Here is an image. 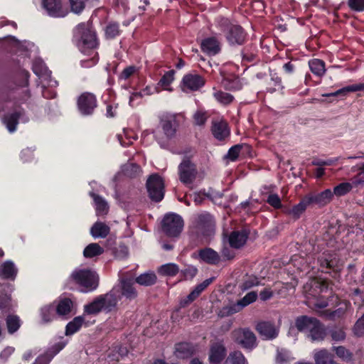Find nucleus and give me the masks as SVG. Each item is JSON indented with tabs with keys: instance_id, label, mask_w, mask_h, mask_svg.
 Listing matches in <instances>:
<instances>
[{
	"instance_id": "obj_60",
	"label": "nucleus",
	"mask_w": 364,
	"mask_h": 364,
	"mask_svg": "<svg viewBox=\"0 0 364 364\" xmlns=\"http://www.w3.org/2000/svg\"><path fill=\"white\" fill-rule=\"evenodd\" d=\"M198 269L196 267L189 265L184 269L181 270V273L184 276L186 279H193L197 274Z\"/></svg>"
},
{
	"instance_id": "obj_36",
	"label": "nucleus",
	"mask_w": 364,
	"mask_h": 364,
	"mask_svg": "<svg viewBox=\"0 0 364 364\" xmlns=\"http://www.w3.org/2000/svg\"><path fill=\"white\" fill-rule=\"evenodd\" d=\"M214 278H209L198 284L195 289L188 295L187 299L189 302L194 301L200 294L208 287L213 282Z\"/></svg>"
},
{
	"instance_id": "obj_5",
	"label": "nucleus",
	"mask_w": 364,
	"mask_h": 364,
	"mask_svg": "<svg viewBox=\"0 0 364 364\" xmlns=\"http://www.w3.org/2000/svg\"><path fill=\"white\" fill-rule=\"evenodd\" d=\"M232 339L243 348L252 350L257 346V337L248 328H240L232 332Z\"/></svg>"
},
{
	"instance_id": "obj_24",
	"label": "nucleus",
	"mask_w": 364,
	"mask_h": 364,
	"mask_svg": "<svg viewBox=\"0 0 364 364\" xmlns=\"http://www.w3.org/2000/svg\"><path fill=\"white\" fill-rule=\"evenodd\" d=\"M65 346V343L59 342L50 348L44 355L37 358L33 364H48L51 359L58 353Z\"/></svg>"
},
{
	"instance_id": "obj_25",
	"label": "nucleus",
	"mask_w": 364,
	"mask_h": 364,
	"mask_svg": "<svg viewBox=\"0 0 364 364\" xmlns=\"http://www.w3.org/2000/svg\"><path fill=\"white\" fill-rule=\"evenodd\" d=\"M212 133L218 140L225 139L230 134L228 124L224 121H214L212 125Z\"/></svg>"
},
{
	"instance_id": "obj_12",
	"label": "nucleus",
	"mask_w": 364,
	"mask_h": 364,
	"mask_svg": "<svg viewBox=\"0 0 364 364\" xmlns=\"http://www.w3.org/2000/svg\"><path fill=\"white\" fill-rule=\"evenodd\" d=\"M193 257L210 265H217L221 261L219 253L210 247L200 249L197 255L194 253Z\"/></svg>"
},
{
	"instance_id": "obj_64",
	"label": "nucleus",
	"mask_w": 364,
	"mask_h": 364,
	"mask_svg": "<svg viewBox=\"0 0 364 364\" xmlns=\"http://www.w3.org/2000/svg\"><path fill=\"white\" fill-rule=\"evenodd\" d=\"M350 183L353 185V188L364 187V176L362 175V173L357 174L352 178Z\"/></svg>"
},
{
	"instance_id": "obj_58",
	"label": "nucleus",
	"mask_w": 364,
	"mask_h": 364,
	"mask_svg": "<svg viewBox=\"0 0 364 364\" xmlns=\"http://www.w3.org/2000/svg\"><path fill=\"white\" fill-rule=\"evenodd\" d=\"M194 122L197 125H203L207 119L208 114L202 110H198L193 115Z\"/></svg>"
},
{
	"instance_id": "obj_21",
	"label": "nucleus",
	"mask_w": 364,
	"mask_h": 364,
	"mask_svg": "<svg viewBox=\"0 0 364 364\" xmlns=\"http://www.w3.org/2000/svg\"><path fill=\"white\" fill-rule=\"evenodd\" d=\"M306 197L309 200L310 205L316 204L321 207L326 205L331 200L333 193L330 189H326L318 194H309Z\"/></svg>"
},
{
	"instance_id": "obj_47",
	"label": "nucleus",
	"mask_w": 364,
	"mask_h": 364,
	"mask_svg": "<svg viewBox=\"0 0 364 364\" xmlns=\"http://www.w3.org/2000/svg\"><path fill=\"white\" fill-rule=\"evenodd\" d=\"M193 351L188 343H180L177 345L176 355L178 358H185L192 355Z\"/></svg>"
},
{
	"instance_id": "obj_33",
	"label": "nucleus",
	"mask_w": 364,
	"mask_h": 364,
	"mask_svg": "<svg viewBox=\"0 0 364 364\" xmlns=\"http://www.w3.org/2000/svg\"><path fill=\"white\" fill-rule=\"evenodd\" d=\"M72 307L73 301L70 299L64 298L55 306V309L59 316H66L70 313Z\"/></svg>"
},
{
	"instance_id": "obj_15",
	"label": "nucleus",
	"mask_w": 364,
	"mask_h": 364,
	"mask_svg": "<svg viewBox=\"0 0 364 364\" xmlns=\"http://www.w3.org/2000/svg\"><path fill=\"white\" fill-rule=\"evenodd\" d=\"M198 230L203 235L210 236L215 230V222L213 217L208 213L201 214L197 220Z\"/></svg>"
},
{
	"instance_id": "obj_53",
	"label": "nucleus",
	"mask_w": 364,
	"mask_h": 364,
	"mask_svg": "<svg viewBox=\"0 0 364 364\" xmlns=\"http://www.w3.org/2000/svg\"><path fill=\"white\" fill-rule=\"evenodd\" d=\"M119 24L117 23H110L105 28V35L108 38H114L119 36Z\"/></svg>"
},
{
	"instance_id": "obj_34",
	"label": "nucleus",
	"mask_w": 364,
	"mask_h": 364,
	"mask_svg": "<svg viewBox=\"0 0 364 364\" xmlns=\"http://www.w3.org/2000/svg\"><path fill=\"white\" fill-rule=\"evenodd\" d=\"M84 318L81 316L74 318L67 324L65 328V335L70 336L77 332L84 323Z\"/></svg>"
},
{
	"instance_id": "obj_22",
	"label": "nucleus",
	"mask_w": 364,
	"mask_h": 364,
	"mask_svg": "<svg viewBox=\"0 0 364 364\" xmlns=\"http://www.w3.org/2000/svg\"><path fill=\"white\" fill-rule=\"evenodd\" d=\"M120 289L121 297L124 296L127 299L132 300L137 296V292L133 287V282L128 279H122L120 284L115 286Z\"/></svg>"
},
{
	"instance_id": "obj_26",
	"label": "nucleus",
	"mask_w": 364,
	"mask_h": 364,
	"mask_svg": "<svg viewBox=\"0 0 364 364\" xmlns=\"http://www.w3.org/2000/svg\"><path fill=\"white\" fill-rule=\"evenodd\" d=\"M316 318L313 317L301 316L296 319L295 326L299 331L308 334L315 323H316Z\"/></svg>"
},
{
	"instance_id": "obj_57",
	"label": "nucleus",
	"mask_w": 364,
	"mask_h": 364,
	"mask_svg": "<svg viewBox=\"0 0 364 364\" xmlns=\"http://www.w3.org/2000/svg\"><path fill=\"white\" fill-rule=\"evenodd\" d=\"M333 350L343 360H350L352 359V353L343 346L334 347Z\"/></svg>"
},
{
	"instance_id": "obj_23",
	"label": "nucleus",
	"mask_w": 364,
	"mask_h": 364,
	"mask_svg": "<svg viewBox=\"0 0 364 364\" xmlns=\"http://www.w3.org/2000/svg\"><path fill=\"white\" fill-rule=\"evenodd\" d=\"M18 269L15 264L7 260L0 265V278L14 281L17 275Z\"/></svg>"
},
{
	"instance_id": "obj_19",
	"label": "nucleus",
	"mask_w": 364,
	"mask_h": 364,
	"mask_svg": "<svg viewBox=\"0 0 364 364\" xmlns=\"http://www.w3.org/2000/svg\"><path fill=\"white\" fill-rule=\"evenodd\" d=\"M18 120L25 123L28 121V118L24 115L23 112L19 111L6 115L3 119V123L9 132H14Z\"/></svg>"
},
{
	"instance_id": "obj_49",
	"label": "nucleus",
	"mask_w": 364,
	"mask_h": 364,
	"mask_svg": "<svg viewBox=\"0 0 364 364\" xmlns=\"http://www.w3.org/2000/svg\"><path fill=\"white\" fill-rule=\"evenodd\" d=\"M352 189L353 185L350 183H341L334 187L333 193L337 196H342L349 193Z\"/></svg>"
},
{
	"instance_id": "obj_56",
	"label": "nucleus",
	"mask_w": 364,
	"mask_h": 364,
	"mask_svg": "<svg viewBox=\"0 0 364 364\" xmlns=\"http://www.w3.org/2000/svg\"><path fill=\"white\" fill-rule=\"evenodd\" d=\"M124 173L129 177H136L141 173V168L135 164H127L124 167Z\"/></svg>"
},
{
	"instance_id": "obj_29",
	"label": "nucleus",
	"mask_w": 364,
	"mask_h": 364,
	"mask_svg": "<svg viewBox=\"0 0 364 364\" xmlns=\"http://www.w3.org/2000/svg\"><path fill=\"white\" fill-rule=\"evenodd\" d=\"M316 364H338L333 360V355L326 349L316 350L314 353Z\"/></svg>"
},
{
	"instance_id": "obj_41",
	"label": "nucleus",
	"mask_w": 364,
	"mask_h": 364,
	"mask_svg": "<svg viewBox=\"0 0 364 364\" xmlns=\"http://www.w3.org/2000/svg\"><path fill=\"white\" fill-rule=\"evenodd\" d=\"M339 305L340 307L335 311L326 310L323 312L324 316L329 319H336L344 315L348 308V304L346 301H342L339 303Z\"/></svg>"
},
{
	"instance_id": "obj_63",
	"label": "nucleus",
	"mask_w": 364,
	"mask_h": 364,
	"mask_svg": "<svg viewBox=\"0 0 364 364\" xmlns=\"http://www.w3.org/2000/svg\"><path fill=\"white\" fill-rule=\"evenodd\" d=\"M353 331L358 336H361L364 334V315L358 320L354 326Z\"/></svg>"
},
{
	"instance_id": "obj_54",
	"label": "nucleus",
	"mask_w": 364,
	"mask_h": 364,
	"mask_svg": "<svg viewBox=\"0 0 364 364\" xmlns=\"http://www.w3.org/2000/svg\"><path fill=\"white\" fill-rule=\"evenodd\" d=\"M213 96L217 101L224 105L230 103L233 100V97L231 95L222 91H215L213 93Z\"/></svg>"
},
{
	"instance_id": "obj_51",
	"label": "nucleus",
	"mask_w": 364,
	"mask_h": 364,
	"mask_svg": "<svg viewBox=\"0 0 364 364\" xmlns=\"http://www.w3.org/2000/svg\"><path fill=\"white\" fill-rule=\"evenodd\" d=\"M258 284L259 280L256 277L249 276L244 279L240 285V288L242 291H245L253 287L257 286Z\"/></svg>"
},
{
	"instance_id": "obj_11",
	"label": "nucleus",
	"mask_w": 364,
	"mask_h": 364,
	"mask_svg": "<svg viewBox=\"0 0 364 364\" xmlns=\"http://www.w3.org/2000/svg\"><path fill=\"white\" fill-rule=\"evenodd\" d=\"M205 85L203 77L198 74L189 73L183 77L181 89L183 92L198 90Z\"/></svg>"
},
{
	"instance_id": "obj_13",
	"label": "nucleus",
	"mask_w": 364,
	"mask_h": 364,
	"mask_svg": "<svg viewBox=\"0 0 364 364\" xmlns=\"http://www.w3.org/2000/svg\"><path fill=\"white\" fill-rule=\"evenodd\" d=\"M43 8L52 17L61 18L65 16L68 11L64 8L61 0H42Z\"/></svg>"
},
{
	"instance_id": "obj_17",
	"label": "nucleus",
	"mask_w": 364,
	"mask_h": 364,
	"mask_svg": "<svg viewBox=\"0 0 364 364\" xmlns=\"http://www.w3.org/2000/svg\"><path fill=\"white\" fill-rule=\"evenodd\" d=\"M203 52L209 55H215L221 50V43L215 36L205 38L200 43Z\"/></svg>"
},
{
	"instance_id": "obj_6",
	"label": "nucleus",
	"mask_w": 364,
	"mask_h": 364,
	"mask_svg": "<svg viewBox=\"0 0 364 364\" xmlns=\"http://www.w3.org/2000/svg\"><path fill=\"white\" fill-rule=\"evenodd\" d=\"M183 228L182 218L174 213L167 214L162 221V230L169 237H177Z\"/></svg>"
},
{
	"instance_id": "obj_1",
	"label": "nucleus",
	"mask_w": 364,
	"mask_h": 364,
	"mask_svg": "<svg viewBox=\"0 0 364 364\" xmlns=\"http://www.w3.org/2000/svg\"><path fill=\"white\" fill-rule=\"evenodd\" d=\"M74 38L80 50L90 56V60H82L83 67H91L97 62V53L95 51L98 46L96 33L90 23H79L74 30Z\"/></svg>"
},
{
	"instance_id": "obj_16",
	"label": "nucleus",
	"mask_w": 364,
	"mask_h": 364,
	"mask_svg": "<svg viewBox=\"0 0 364 364\" xmlns=\"http://www.w3.org/2000/svg\"><path fill=\"white\" fill-rule=\"evenodd\" d=\"M227 354L226 348L222 342L213 343L210 347L208 360L210 364H220Z\"/></svg>"
},
{
	"instance_id": "obj_32",
	"label": "nucleus",
	"mask_w": 364,
	"mask_h": 364,
	"mask_svg": "<svg viewBox=\"0 0 364 364\" xmlns=\"http://www.w3.org/2000/svg\"><path fill=\"white\" fill-rule=\"evenodd\" d=\"M90 195L93 198L95 201L97 215H100L107 214L109 209L107 201L92 192H91Z\"/></svg>"
},
{
	"instance_id": "obj_7",
	"label": "nucleus",
	"mask_w": 364,
	"mask_h": 364,
	"mask_svg": "<svg viewBox=\"0 0 364 364\" xmlns=\"http://www.w3.org/2000/svg\"><path fill=\"white\" fill-rule=\"evenodd\" d=\"M146 188L150 198L156 202L161 201L164 196V183L156 173L151 175L146 181Z\"/></svg>"
},
{
	"instance_id": "obj_39",
	"label": "nucleus",
	"mask_w": 364,
	"mask_h": 364,
	"mask_svg": "<svg viewBox=\"0 0 364 364\" xmlns=\"http://www.w3.org/2000/svg\"><path fill=\"white\" fill-rule=\"evenodd\" d=\"M102 311H104V309L99 296L84 306V311L87 314H97Z\"/></svg>"
},
{
	"instance_id": "obj_43",
	"label": "nucleus",
	"mask_w": 364,
	"mask_h": 364,
	"mask_svg": "<svg viewBox=\"0 0 364 364\" xmlns=\"http://www.w3.org/2000/svg\"><path fill=\"white\" fill-rule=\"evenodd\" d=\"M179 272V267L174 263H168L161 265L159 269V272L161 275L173 277Z\"/></svg>"
},
{
	"instance_id": "obj_40",
	"label": "nucleus",
	"mask_w": 364,
	"mask_h": 364,
	"mask_svg": "<svg viewBox=\"0 0 364 364\" xmlns=\"http://www.w3.org/2000/svg\"><path fill=\"white\" fill-rule=\"evenodd\" d=\"M311 71L317 76H322L325 73V63L319 59H313L309 62Z\"/></svg>"
},
{
	"instance_id": "obj_48",
	"label": "nucleus",
	"mask_w": 364,
	"mask_h": 364,
	"mask_svg": "<svg viewBox=\"0 0 364 364\" xmlns=\"http://www.w3.org/2000/svg\"><path fill=\"white\" fill-rule=\"evenodd\" d=\"M33 72L40 77L49 76L48 70L41 60H36L33 64Z\"/></svg>"
},
{
	"instance_id": "obj_3",
	"label": "nucleus",
	"mask_w": 364,
	"mask_h": 364,
	"mask_svg": "<svg viewBox=\"0 0 364 364\" xmlns=\"http://www.w3.org/2000/svg\"><path fill=\"white\" fill-rule=\"evenodd\" d=\"M70 279L88 291L95 289L98 285V277L95 272L88 269H75L70 276Z\"/></svg>"
},
{
	"instance_id": "obj_4",
	"label": "nucleus",
	"mask_w": 364,
	"mask_h": 364,
	"mask_svg": "<svg viewBox=\"0 0 364 364\" xmlns=\"http://www.w3.org/2000/svg\"><path fill=\"white\" fill-rule=\"evenodd\" d=\"M219 25L230 44L242 45L245 42L246 33L240 26L231 23L227 18H221Z\"/></svg>"
},
{
	"instance_id": "obj_45",
	"label": "nucleus",
	"mask_w": 364,
	"mask_h": 364,
	"mask_svg": "<svg viewBox=\"0 0 364 364\" xmlns=\"http://www.w3.org/2000/svg\"><path fill=\"white\" fill-rule=\"evenodd\" d=\"M174 70H169L166 72L161 78L159 85L164 87V90L172 91V89L168 87L171 82L174 80Z\"/></svg>"
},
{
	"instance_id": "obj_59",
	"label": "nucleus",
	"mask_w": 364,
	"mask_h": 364,
	"mask_svg": "<svg viewBox=\"0 0 364 364\" xmlns=\"http://www.w3.org/2000/svg\"><path fill=\"white\" fill-rule=\"evenodd\" d=\"M267 202L274 208H280L282 207V201L279 196L276 193L269 195Z\"/></svg>"
},
{
	"instance_id": "obj_61",
	"label": "nucleus",
	"mask_w": 364,
	"mask_h": 364,
	"mask_svg": "<svg viewBox=\"0 0 364 364\" xmlns=\"http://www.w3.org/2000/svg\"><path fill=\"white\" fill-rule=\"evenodd\" d=\"M331 336L333 341H341L345 339L346 333L341 328H336L330 332Z\"/></svg>"
},
{
	"instance_id": "obj_44",
	"label": "nucleus",
	"mask_w": 364,
	"mask_h": 364,
	"mask_svg": "<svg viewBox=\"0 0 364 364\" xmlns=\"http://www.w3.org/2000/svg\"><path fill=\"white\" fill-rule=\"evenodd\" d=\"M55 306L49 304L44 306L41 309V315L43 323H48L55 317Z\"/></svg>"
},
{
	"instance_id": "obj_8",
	"label": "nucleus",
	"mask_w": 364,
	"mask_h": 364,
	"mask_svg": "<svg viewBox=\"0 0 364 364\" xmlns=\"http://www.w3.org/2000/svg\"><path fill=\"white\" fill-rule=\"evenodd\" d=\"M198 174L196 164L188 158H184L178 165L179 179L186 186L192 184Z\"/></svg>"
},
{
	"instance_id": "obj_37",
	"label": "nucleus",
	"mask_w": 364,
	"mask_h": 364,
	"mask_svg": "<svg viewBox=\"0 0 364 364\" xmlns=\"http://www.w3.org/2000/svg\"><path fill=\"white\" fill-rule=\"evenodd\" d=\"M156 275L152 272L141 274L136 278V282L143 286H151L156 283Z\"/></svg>"
},
{
	"instance_id": "obj_50",
	"label": "nucleus",
	"mask_w": 364,
	"mask_h": 364,
	"mask_svg": "<svg viewBox=\"0 0 364 364\" xmlns=\"http://www.w3.org/2000/svg\"><path fill=\"white\" fill-rule=\"evenodd\" d=\"M294 358L290 351L286 349H280L277 350V356H276V362L279 364H284L287 363Z\"/></svg>"
},
{
	"instance_id": "obj_18",
	"label": "nucleus",
	"mask_w": 364,
	"mask_h": 364,
	"mask_svg": "<svg viewBox=\"0 0 364 364\" xmlns=\"http://www.w3.org/2000/svg\"><path fill=\"white\" fill-rule=\"evenodd\" d=\"M248 237L246 230L232 231L228 237L227 241L232 248L240 249L245 245Z\"/></svg>"
},
{
	"instance_id": "obj_20",
	"label": "nucleus",
	"mask_w": 364,
	"mask_h": 364,
	"mask_svg": "<svg viewBox=\"0 0 364 364\" xmlns=\"http://www.w3.org/2000/svg\"><path fill=\"white\" fill-rule=\"evenodd\" d=\"M338 297L336 296H332L328 301L324 300L322 298H316V299H309L308 305L312 308L314 310L316 311L321 316H324V311H322L323 309L326 308L329 305H333L334 302H338Z\"/></svg>"
},
{
	"instance_id": "obj_38",
	"label": "nucleus",
	"mask_w": 364,
	"mask_h": 364,
	"mask_svg": "<svg viewBox=\"0 0 364 364\" xmlns=\"http://www.w3.org/2000/svg\"><path fill=\"white\" fill-rule=\"evenodd\" d=\"M104 252V249L97 243H91L88 245L83 251V255L86 258H92L99 256Z\"/></svg>"
},
{
	"instance_id": "obj_42",
	"label": "nucleus",
	"mask_w": 364,
	"mask_h": 364,
	"mask_svg": "<svg viewBox=\"0 0 364 364\" xmlns=\"http://www.w3.org/2000/svg\"><path fill=\"white\" fill-rule=\"evenodd\" d=\"M225 364H247L244 355L240 351L231 352L225 360Z\"/></svg>"
},
{
	"instance_id": "obj_27",
	"label": "nucleus",
	"mask_w": 364,
	"mask_h": 364,
	"mask_svg": "<svg viewBox=\"0 0 364 364\" xmlns=\"http://www.w3.org/2000/svg\"><path fill=\"white\" fill-rule=\"evenodd\" d=\"M309 205H311L309 200L306 196L298 204L294 205L291 208L287 209L285 213L294 219L296 220L301 217Z\"/></svg>"
},
{
	"instance_id": "obj_52",
	"label": "nucleus",
	"mask_w": 364,
	"mask_h": 364,
	"mask_svg": "<svg viewBox=\"0 0 364 364\" xmlns=\"http://www.w3.org/2000/svg\"><path fill=\"white\" fill-rule=\"evenodd\" d=\"M8 331L10 333L16 332L20 327V320L16 316H9L6 319Z\"/></svg>"
},
{
	"instance_id": "obj_9",
	"label": "nucleus",
	"mask_w": 364,
	"mask_h": 364,
	"mask_svg": "<svg viewBox=\"0 0 364 364\" xmlns=\"http://www.w3.org/2000/svg\"><path fill=\"white\" fill-rule=\"evenodd\" d=\"M104 311L110 312L115 309L117 303L121 299L120 289L113 287L108 293L99 296Z\"/></svg>"
},
{
	"instance_id": "obj_31",
	"label": "nucleus",
	"mask_w": 364,
	"mask_h": 364,
	"mask_svg": "<svg viewBox=\"0 0 364 364\" xmlns=\"http://www.w3.org/2000/svg\"><path fill=\"white\" fill-rule=\"evenodd\" d=\"M307 336L312 341H321L326 336V331L323 326L316 320V323L311 328L310 332L307 334Z\"/></svg>"
},
{
	"instance_id": "obj_35",
	"label": "nucleus",
	"mask_w": 364,
	"mask_h": 364,
	"mask_svg": "<svg viewBox=\"0 0 364 364\" xmlns=\"http://www.w3.org/2000/svg\"><path fill=\"white\" fill-rule=\"evenodd\" d=\"M242 311L237 302L230 303L223 306L218 311V315L220 317H227L240 312Z\"/></svg>"
},
{
	"instance_id": "obj_28",
	"label": "nucleus",
	"mask_w": 364,
	"mask_h": 364,
	"mask_svg": "<svg viewBox=\"0 0 364 364\" xmlns=\"http://www.w3.org/2000/svg\"><path fill=\"white\" fill-rule=\"evenodd\" d=\"M364 91V82L344 87L336 92L322 95L323 97H345L350 92Z\"/></svg>"
},
{
	"instance_id": "obj_14",
	"label": "nucleus",
	"mask_w": 364,
	"mask_h": 364,
	"mask_svg": "<svg viewBox=\"0 0 364 364\" xmlns=\"http://www.w3.org/2000/svg\"><path fill=\"white\" fill-rule=\"evenodd\" d=\"M255 329L264 340H273L279 334V328L269 321L258 322Z\"/></svg>"
},
{
	"instance_id": "obj_55",
	"label": "nucleus",
	"mask_w": 364,
	"mask_h": 364,
	"mask_svg": "<svg viewBox=\"0 0 364 364\" xmlns=\"http://www.w3.org/2000/svg\"><path fill=\"white\" fill-rule=\"evenodd\" d=\"M244 146H245L244 144H236V145L232 146L229 149V151L226 155V157L232 161H235L238 158V156Z\"/></svg>"
},
{
	"instance_id": "obj_62",
	"label": "nucleus",
	"mask_w": 364,
	"mask_h": 364,
	"mask_svg": "<svg viewBox=\"0 0 364 364\" xmlns=\"http://www.w3.org/2000/svg\"><path fill=\"white\" fill-rule=\"evenodd\" d=\"M349 7L356 11H364V0H348Z\"/></svg>"
},
{
	"instance_id": "obj_2",
	"label": "nucleus",
	"mask_w": 364,
	"mask_h": 364,
	"mask_svg": "<svg viewBox=\"0 0 364 364\" xmlns=\"http://www.w3.org/2000/svg\"><path fill=\"white\" fill-rule=\"evenodd\" d=\"M159 125L164 135L160 136L159 133H156L155 137L161 146L165 147L167 145V141L176 136L179 123L176 119V115L166 114L161 117Z\"/></svg>"
},
{
	"instance_id": "obj_30",
	"label": "nucleus",
	"mask_w": 364,
	"mask_h": 364,
	"mask_svg": "<svg viewBox=\"0 0 364 364\" xmlns=\"http://www.w3.org/2000/svg\"><path fill=\"white\" fill-rule=\"evenodd\" d=\"M110 231L108 225L102 222H96L90 229V234L94 238H105Z\"/></svg>"
},
{
	"instance_id": "obj_46",
	"label": "nucleus",
	"mask_w": 364,
	"mask_h": 364,
	"mask_svg": "<svg viewBox=\"0 0 364 364\" xmlns=\"http://www.w3.org/2000/svg\"><path fill=\"white\" fill-rule=\"evenodd\" d=\"M257 299V294L256 291H250L248 292L244 297L241 299L238 300L237 302L238 303L240 307L242 310L244 308L247 306L248 305L255 302Z\"/></svg>"
},
{
	"instance_id": "obj_10",
	"label": "nucleus",
	"mask_w": 364,
	"mask_h": 364,
	"mask_svg": "<svg viewBox=\"0 0 364 364\" xmlns=\"http://www.w3.org/2000/svg\"><path fill=\"white\" fill-rule=\"evenodd\" d=\"M77 107L82 114H92L97 107V100L95 96L89 92L82 94L78 98Z\"/></svg>"
}]
</instances>
